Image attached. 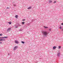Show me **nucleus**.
Returning a JSON list of instances; mask_svg holds the SVG:
<instances>
[{"instance_id": "6", "label": "nucleus", "mask_w": 63, "mask_h": 63, "mask_svg": "<svg viewBox=\"0 0 63 63\" xmlns=\"http://www.w3.org/2000/svg\"><path fill=\"white\" fill-rule=\"evenodd\" d=\"M5 40L4 39H0V41H5Z\"/></svg>"}, {"instance_id": "14", "label": "nucleus", "mask_w": 63, "mask_h": 63, "mask_svg": "<svg viewBox=\"0 0 63 63\" xmlns=\"http://www.w3.org/2000/svg\"><path fill=\"white\" fill-rule=\"evenodd\" d=\"M61 46H59V47H58V48H59V49H60L61 48Z\"/></svg>"}, {"instance_id": "1", "label": "nucleus", "mask_w": 63, "mask_h": 63, "mask_svg": "<svg viewBox=\"0 0 63 63\" xmlns=\"http://www.w3.org/2000/svg\"><path fill=\"white\" fill-rule=\"evenodd\" d=\"M42 32L43 35L45 37H46L49 33V32L45 31H42Z\"/></svg>"}, {"instance_id": "13", "label": "nucleus", "mask_w": 63, "mask_h": 63, "mask_svg": "<svg viewBox=\"0 0 63 63\" xmlns=\"http://www.w3.org/2000/svg\"><path fill=\"white\" fill-rule=\"evenodd\" d=\"M22 23L23 25V24H24V23H25V22H22Z\"/></svg>"}, {"instance_id": "2", "label": "nucleus", "mask_w": 63, "mask_h": 63, "mask_svg": "<svg viewBox=\"0 0 63 63\" xmlns=\"http://www.w3.org/2000/svg\"><path fill=\"white\" fill-rule=\"evenodd\" d=\"M17 48H18V47L17 46H16L14 47L13 50H16V49Z\"/></svg>"}, {"instance_id": "15", "label": "nucleus", "mask_w": 63, "mask_h": 63, "mask_svg": "<svg viewBox=\"0 0 63 63\" xmlns=\"http://www.w3.org/2000/svg\"><path fill=\"white\" fill-rule=\"evenodd\" d=\"M8 23H9V24H11L12 23L11 22H8Z\"/></svg>"}, {"instance_id": "25", "label": "nucleus", "mask_w": 63, "mask_h": 63, "mask_svg": "<svg viewBox=\"0 0 63 63\" xmlns=\"http://www.w3.org/2000/svg\"><path fill=\"white\" fill-rule=\"evenodd\" d=\"M61 25H63V23H62L61 24Z\"/></svg>"}, {"instance_id": "28", "label": "nucleus", "mask_w": 63, "mask_h": 63, "mask_svg": "<svg viewBox=\"0 0 63 63\" xmlns=\"http://www.w3.org/2000/svg\"><path fill=\"white\" fill-rule=\"evenodd\" d=\"M2 42H0V44H2Z\"/></svg>"}, {"instance_id": "30", "label": "nucleus", "mask_w": 63, "mask_h": 63, "mask_svg": "<svg viewBox=\"0 0 63 63\" xmlns=\"http://www.w3.org/2000/svg\"><path fill=\"white\" fill-rule=\"evenodd\" d=\"M62 31H63V29H62Z\"/></svg>"}, {"instance_id": "31", "label": "nucleus", "mask_w": 63, "mask_h": 63, "mask_svg": "<svg viewBox=\"0 0 63 63\" xmlns=\"http://www.w3.org/2000/svg\"><path fill=\"white\" fill-rule=\"evenodd\" d=\"M0 41H1V39H0Z\"/></svg>"}, {"instance_id": "5", "label": "nucleus", "mask_w": 63, "mask_h": 63, "mask_svg": "<svg viewBox=\"0 0 63 63\" xmlns=\"http://www.w3.org/2000/svg\"><path fill=\"white\" fill-rule=\"evenodd\" d=\"M15 44H17L19 43V42H17V40H15Z\"/></svg>"}, {"instance_id": "26", "label": "nucleus", "mask_w": 63, "mask_h": 63, "mask_svg": "<svg viewBox=\"0 0 63 63\" xmlns=\"http://www.w3.org/2000/svg\"><path fill=\"white\" fill-rule=\"evenodd\" d=\"M7 9H9V8L8 7H7Z\"/></svg>"}, {"instance_id": "22", "label": "nucleus", "mask_w": 63, "mask_h": 63, "mask_svg": "<svg viewBox=\"0 0 63 63\" xmlns=\"http://www.w3.org/2000/svg\"><path fill=\"white\" fill-rule=\"evenodd\" d=\"M25 19H23V20H22L23 21H25Z\"/></svg>"}, {"instance_id": "19", "label": "nucleus", "mask_w": 63, "mask_h": 63, "mask_svg": "<svg viewBox=\"0 0 63 63\" xmlns=\"http://www.w3.org/2000/svg\"><path fill=\"white\" fill-rule=\"evenodd\" d=\"M56 3V1H55L54 2H53V3Z\"/></svg>"}, {"instance_id": "23", "label": "nucleus", "mask_w": 63, "mask_h": 63, "mask_svg": "<svg viewBox=\"0 0 63 63\" xmlns=\"http://www.w3.org/2000/svg\"><path fill=\"white\" fill-rule=\"evenodd\" d=\"M18 26H21V25H20L19 24Z\"/></svg>"}, {"instance_id": "16", "label": "nucleus", "mask_w": 63, "mask_h": 63, "mask_svg": "<svg viewBox=\"0 0 63 63\" xmlns=\"http://www.w3.org/2000/svg\"><path fill=\"white\" fill-rule=\"evenodd\" d=\"M21 43H22V44H24V43H25V42L23 41L21 42Z\"/></svg>"}, {"instance_id": "29", "label": "nucleus", "mask_w": 63, "mask_h": 63, "mask_svg": "<svg viewBox=\"0 0 63 63\" xmlns=\"http://www.w3.org/2000/svg\"><path fill=\"white\" fill-rule=\"evenodd\" d=\"M10 54L9 53V54H8V55H10Z\"/></svg>"}, {"instance_id": "18", "label": "nucleus", "mask_w": 63, "mask_h": 63, "mask_svg": "<svg viewBox=\"0 0 63 63\" xmlns=\"http://www.w3.org/2000/svg\"><path fill=\"white\" fill-rule=\"evenodd\" d=\"M3 35V34H2V33L0 34V36H2Z\"/></svg>"}, {"instance_id": "24", "label": "nucleus", "mask_w": 63, "mask_h": 63, "mask_svg": "<svg viewBox=\"0 0 63 63\" xmlns=\"http://www.w3.org/2000/svg\"><path fill=\"white\" fill-rule=\"evenodd\" d=\"M60 29H61V28H62V27H61V26H60Z\"/></svg>"}, {"instance_id": "3", "label": "nucleus", "mask_w": 63, "mask_h": 63, "mask_svg": "<svg viewBox=\"0 0 63 63\" xmlns=\"http://www.w3.org/2000/svg\"><path fill=\"white\" fill-rule=\"evenodd\" d=\"M57 55L58 57H60V52H59L58 53Z\"/></svg>"}, {"instance_id": "11", "label": "nucleus", "mask_w": 63, "mask_h": 63, "mask_svg": "<svg viewBox=\"0 0 63 63\" xmlns=\"http://www.w3.org/2000/svg\"><path fill=\"white\" fill-rule=\"evenodd\" d=\"M22 31V29H20L19 30V31Z\"/></svg>"}, {"instance_id": "21", "label": "nucleus", "mask_w": 63, "mask_h": 63, "mask_svg": "<svg viewBox=\"0 0 63 63\" xmlns=\"http://www.w3.org/2000/svg\"><path fill=\"white\" fill-rule=\"evenodd\" d=\"M14 6H16V4H13Z\"/></svg>"}, {"instance_id": "8", "label": "nucleus", "mask_w": 63, "mask_h": 63, "mask_svg": "<svg viewBox=\"0 0 63 63\" xmlns=\"http://www.w3.org/2000/svg\"><path fill=\"white\" fill-rule=\"evenodd\" d=\"M57 47H56L55 46H54L53 47V49H55Z\"/></svg>"}, {"instance_id": "17", "label": "nucleus", "mask_w": 63, "mask_h": 63, "mask_svg": "<svg viewBox=\"0 0 63 63\" xmlns=\"http://www.w3.org/2000/svg\"><path fill=\"white\" fill-rule=\"evenodd\" d=\"M44 28H48V27H47L44 26Z\"/></svg>"}, {"instance_id": "12", "label": "nucleus", "mask_w": 63, "mask_h": 63, "mask_svg": "<svg viewBox=\"0 0 63 63\" xmlns=\"http://www.w3.org/2000/svg\"><path fill=\"white\" fill-rule=\"evenodd\" d=\"M15 17L16 18H17V17H18V16L17 15L15 16Z\"/></svg>"}, {"instance_id": "10", "label": "nucleus", "mask_w": 63, "mask_h": 63, "mask_svg": "<svg viewBox=\"0 0 63 63\" xmlns=\"http://www.w3.org/2000/svg\"><path fill=\"white\" fill-rule=\"evenodd\" d=\"M31 8H32V7H31V6H30L29 7H28V9H31Z\"/></svg>"}, {"instance_id": "20", "label": "nucleus", "mask_w": 63, "mask_h": 63, "mask_svg": "<svg viewBox=\"0 0 63 63\" xmlns=\"http://www.w3.org/2000/svg\"><path fill=\"white\" fill-rule=\"evenodd\" d=\"M15 28H18V27H17V26H15Z\"/></svg>"}, {"instance_id": "27", "label": "nucleus", "mask_w": 63, "mask_h": 63, "mask_svg": "<svg viewBox=\"0 0 63 63\" xmlns=\"http://www.w3.org/2000/svg\"><path fill=\"white\" fill-rule=\"evenodd\" d=\"M49 31H51V29H49Z\"/></svg>"}, {"instance_id": "4", "label": "nucleus", "mask_w": 63, "mask_h": 63, "mask_svg": "<svg viewBox=\"0 0 63 63\" xmlns=\"http://www.w3.org/2000/svg\"><path fill=\"white\" fill-rule=\"evenodd\" d=\"M11 29V28H9L7 30V32H9V31H10V30Z\"/></svg>"}, {"instance_id": "9", "label": "nucleus", "mask_w": 63, "mask_h": 63, "mask_svg": "<svg viewBox=\"0 0 63 63\" xmlns=\"http://www.w3.org/2000/svg\"><path fill=\"white\" fill-rule=\"evenodd\" d=\"M49 3H52V1L51 0H49Z\"/></svg>"}, {"instance_id": "7", "label": "nucleus", "mask_w": 63, "mask_h": 63, "mask_svg": "<svg viewBox=\"0 0 63 63\" xmlns=\"http://www.w3.org/2000/svg\"><path fill=\"white\" fill-rule=\"evenodd\" d=\"M8 38V37H0V38Z\"/></svg>"}]
</instances>
